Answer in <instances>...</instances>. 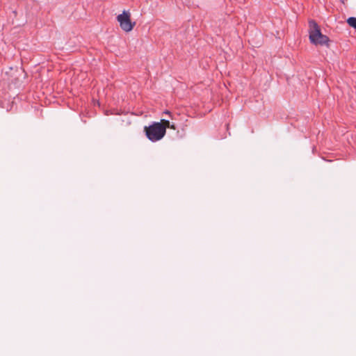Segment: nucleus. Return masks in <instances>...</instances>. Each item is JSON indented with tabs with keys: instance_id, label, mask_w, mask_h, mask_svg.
Segmentation results:
<instances>
[{
	"instance_id": "obj_1",
	"label": "nucleus",
	"mask_w": 356,
	"mask_h": 356,
	"mask_svg": "<svg viewBox=\"0 0 356 356\" xmlns=\"http://www.w3.org/2000/svg\"><path fill=\"white\" fill-rule=\"evenodd\" d=\"M309 40L315 44H325L328 42V38L323 35L318 24L313 20L309 21Z\"/></svg>"
},
{
	"instance_id": "obj_2",
	"label": "nucleus",
	"mask_w": 356,
	"mask_h": 356,
	"mask_svg": "<svg viewBox=\"0 0 356 356\" xmlns=\"http://www.w3.org/2000/svg\"><path fill=\"white\" fill-rule=\"evenodd\" d=\"M146 136L148 139L152 142H156L161 138L165 134V127L161 122H154L148 127H145Z\"/></svg>"
},
{
	"instance_id": "obj_3",
	"label": "nucleus",
	"mask_w": 356,
	"mask_h": 356,
	"mask_svg": "<svg viewBox=\"0 0 356 356\" xmlns=\"http://www.w3.org/2000/svg\"><path fill=\"white\" fill-rule=\"evenodd\" d=\"M116 18L120 28L125 32H130L136 25V22L131 20V13L129 11L124 10Z\"/></svg>"
},
{
	"instance_id": "obj_4",
	"label": "nucleus",
	"mask_w": 356,
	"mask_h": 356,
	"mask_svg": "<svg viewBox=\"0 0 356 356\" xmlns=\"http://www.w3.org/2000/svg\"><path fill=\"white\" fill-rule=\"evenodd\" d=\"M163 126L165 127L166 128H170L172 129H175V126L174 124H171L169 120L163 119L161 122Z\"/></svg>"
},
{
	"instance_id": "obj_5",
	"label": "nucleus",
	"mask_w": 356,
	"mask_h": 356,
	"mask_svg": "<svg viewBox=\"0 0 356 356\" xmlns=\"http://www.w3.org/2000/svg\"><path fill=\"white\" fill-rule=\"evenodd\" d=\"M348 24L356 29V17H350L347 19Z\"/></svg>"
},
{
	"instance_id": "obj_6",
	"label": "nucleus",
	"mask_w": 356,
	"mask_h": 356,
	"mask_svg": "<svg viewBox=\"0 0 356 356\" xmlns=\"http://www.w3.org/2000/svg\"><path fill=\"white\" fill-rule=\"evenodd\" d=\"M164 113L170 115V113L168 111H165Z\"/></svg>"
}]
</instances>
